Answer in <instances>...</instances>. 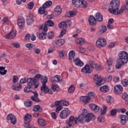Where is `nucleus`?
<instances>
[{
    "instance_id": "2eb2a0df",
    "label": "nucleus",
    "mask_w": 128,
    "mask_h": 128,
    "mask_svg": "<svg viewBox=\"0 0 128 128\" xmlns=\"http://www.w3.org/2000/svg\"><path fill=\"white\" fill-rule=\"evenodd\" d=\"M94 80L95 82H96V86H100L102 84V78L100 77V76H99L98 74H95L94 76Z\"/></svg>"
},
{
    "instance_id": "aec40b11",
    "label": "nucleus",
    "mask_w": 128,
    "mask_h": 128,
    "mask_svg": "<svg viewBox=\"0 0 128 128\" xmlns=\"http://www.w3.org/2000/svg\"><path fill=\"white\" fill-rule=\"evenodd\" d=\"M32 92L34 94V96H31L30 98L32 100H34V102H40L41 100H40V98H38V92Z\"/></svg>"
},
{
    "instance_id": "37998d69",
    "label": "nucleus",
    "mask_w": 128,
    "mask_h": 128,
    "mask_svg": "<svg viewBox=\"0 0 128 128\" xmlns=\"http://www.w3.org/2000/svg\"><path fill=\"white\" fill-rule=\"evenodd\" d=\"M112 62H114L112 58H109V59L107 60L106 66H112Z\"/></svg>"
},
{
    "instance_id": "20e7f679",
    "label": "nucleus",
    "mask_w": 128,
    "mask_h": 128,
    "mask_svg": "<svg viewBox=\"0 0 128 128\" xmlns=\"http://www.w3.org/2000/svg\"><path fill=\"white\" fill-rule=\"evenodd\" d=\"M48 82V77L46 76L44 79L43 81L42 82V86L40 88V90L44 92V94H52L54 92L52 90H50L46 86V83Z\"/></svg>"
},
{
    "instance_id": "cd10ccee",
    "label": "nucleus",
    "mask_w": 128,
    "mask_h": 128,
    "mask_svg": "<svg viewBox=\"0 0 128 128\" xmlns=\"http://www.w3.org/2000/svg\"><path fill=\"white\" fill-rule=\"evenodd\" d=\"M101 28V30H98L96 32V34H98V36L99 34H102L104 32H106V30H108V28L106 26H104V25H102Z\"/></svg>"
},
{
    "instance_id": "6e6d98bb",
    "label": "nucleus",
    "mask_w": 128,
    "mask_h": 128,
    "mask_svg": "<svg viewBox=\"0 0 128 128\" xmlns=\"http://www.w3.org/2000/svg\"><path fill=\"white\" fill-rule=\"evenodd\" d=\"M30 122H28V121H24V127L26 128H32V127L30 126Z\"/></svg>"
},
{
    "instance_id": "e2e57ef3",
    "label": "nucleus",
    "mask_w": 128,
    "mask_h": 128,
    "mask_svg": "<svg viewBox=\"0 0 128 128\" xmlns=\"http://www.w3.org/2000/svg\"><path fill=\"white\" fill-rule=\"evenodd\" d=\"M66 29H62V30L60 32V36H62L64 34H66Z\"/></svg>"
},
{
    "instance_id": "f704fd0d",
    "label": "nucleus",
    "mask_w": 128,
    "mask_h": 128,
    "mask_svg": "<svg viewBox=\"0 0 128 128\" xmlns=\"http://www.w3.org/2000/svg\"><path fill=\"white\" fill-rule=\"evenodd\" d=\"M46 8H44V7L42 5V6L39 8V14H48V12H46Z\"/></svg>"
},
{
    "instance_id": "5701e85b",
    "label": "nucleus",
    "mask_w": 128,
    "mask_h": 128,
    "mask_svg": "<svg viewBox=\"0 0 128 128\" xmlns=\"http://www.w3.org/2000/svg\"><path fill=\"white\" fill-rule=\"evenodd\" d=\"M26 20L27 22V24H28V26H30V24H32V23L34 22V16L30 14L27 16Z\"/></svg>"
},
{
    "instance_id": "bb28decb",
    "label": "nucleus",
    "mask_w": 128,
    "mask_h": 128,
    "mask_svg": "<svg viewBox=\"0 0 128 128\" xmlns=\"http://www.w3.org/2000/svg\"><path fill=\"white\" fill-rule=\"evenodd\" d=\"M76 66H84V62L80 60V58H78L76 59H74L73 60Z\"/></svg>"
},
{
    "instance_id": "58836bf2",
    "label": "nucleus",
    "mask_w": 128,
    "mask_h": 128,
    "mask_svg": "<svg viewBox=\"0 0 128 128\" xmlns=\"http://www.w3.org/2000/svg\"><path fill=\"white\" fill-rule=\"evenodd\" d=\"M34 112H42V108L40 105H36L34 106V108L32 109Z\"/></svg>"
},
{
    "instance_id": "dca6fc26",
    "label": "nucleus",
    "mask_w": 128,
    "mask_h": 128,
    "mask_svg": "<svg viewBox=\"0 0 128 128\" xmlns=\"http://www.w3.org/2000/svg\"><path fill=\"white\" fill-rule=\"evenodd\" d=\"M24 18L22 16H19L18 18L17 24L20 28L22 30V28H24Z\"/></svg>"
},
{
    "instance_id": "a211bd4d",
    "label": "nucleus",
    "mask_w": 128,
    "mask_h": 128,
    "mask_svg": "<svg viewBox=\"0 0 128 128\" xmlns=\"http://www.w3.org/2000/svg\"><path fill=\"white\" fill-rule=\"evenodd\" d=\"M82 72H84V74H90L92 72V70L90 69V65L86 64L81 70Z\"/></svg>"
},
{
    "instance_id": "ea45409f",
    "label": "nucleus",
    "mask_w": 128,
    "mask_h": 128,
    "mask_svg": "<svg viewBox=\"0 0 128 128\" xmlns=\"http://www.w3.org/2000/svg\"><path fill=\"white\" fill-rule=\"evenodd\" d=\"M65 16L67 18H72L76 16V13L74 11H70L66 12Z\"/></svg>"
},
{
    "instance_id": "4d7b16f0",
    "label": "nucleus",
    "mask_w": 128,
    "mask_h": 128,
    "mask_svg": "<svg viewBox=\"0 0 128 128\" xmlns=\"http://www.w3.org/2000/svg\"><path fill=\"white\" fill-rule=\"evenodd\" d=\"M52 89L54 92H58V90H60V87L58 85H52Z\"/></svg>"
},
{
    "instance_id": "de8ad7c7",
    "label": "nucleus",
    "mask_w": 128,
    "mask_h": 128,
    "mask_svg": "<svg viewBox=\"0 0 128 128\" xmlns=\"http://www.w3.org/2000/svg\"><path fill=\"white\" fill-rule=\"evenodd\" d=\"M32 102L30 100L26 101L24 102V106L26 108H30V106H32Z\"/></svg>"
},
{
    "instance_id": "774afa93",
    "label": "nucleus",
    "mask_w": 128,
    "mask_h": 128,
    "mask_svg": "<svg viewBox=\"0 0 128 128\" xmlns=\"http://www.w3.org/2000/svg\"><path fill=\"white\" fill-rule=\"evenodd\" d=\"M34 52H35V54H39L40 53V48H36L34 50Z\"/></svg>"
},
{
    "instance_id": "473e14b6",
    "label": "nucleus",
    "mask_w": 128,
    "mask_h": 128,
    "mask_svg": "<svg viewBox=\"0 0 128 128\" xmlns=\"http://www.w3.org/2000/svg\"><path fill=\"white\" fill-rule=\"evenodd\" d=\"M81 0H72V6L76 8H80Z\"/></svg>"
},
{
    "instance_id": "2f4dec72",
    "label": "nucleus",
    "mask_w": 128,
    "mask_h": 128,
    "mask_svg": "<svg viewBox=\"0 0 128 128\" xmlns=\"http://www.w3.org/2000/svg\"><path fill=\"white\" fill-rule=\"evenodd\" d=\"M79 8H88V2L84 0H81L80 3V6Z\"/></svg>"
},
{
    "instance_id": "e433bc0d",
    "label": "nucleus",
    "mask_w": 128,
    "mask_h": 128,
    "mask_svg": "<svg viewBox=\"0 0 128 128\" xmlns=\"http://www.w3.org/2000/svg\"><path fill=\"white\" fill-rule=\"evenodd\" d=\"M6 72H8V70H6V67L0 66V74L4 76V74H6Z\"/></svg>"
},
{
    "instance_id": "680f3d73",
    "label": "nucleus",
    "mask_w": 128,
    "mask_h": 128,
    "mask_svg": "<svg viewBox=\"0 0 128 128\" xmlns=\"http://www.w3.org/2000/svg\"><path fill=\"white\" fill-rule=\"evenodd\" d=\"M26 46L28 48H32L34 45L32 43H28L26 44Z\"/></svg>"
},
{
    "instance_id": "4468645a",
    "label": "nucleus",
    "mask_w": 128,
    "mask_h": 128,
    "mask_svg": "<svg viewBox=\"0 0 128 128\" xmlns=\"http://www.w3.org/2000/svg\"><path fill=\"white\" fill-rule=\"evenodd\" d=\"M64 42H66L64 39H60L57 40H55L52 43V44L54 48H60V46H64Z\"/></svg>"
},
{
    "instance_id": "5fc2aeb1",
    "label": "nucleus",
    "mask_w": 128,
    "mask_h": 128,
    "mask_svg": "<svg viewBox=\"0 0 128 128\" xmlns=\"http://www.w3.org/2000/svg\"><path fill=\"white\" fill-rule=\"evenodd\" d=\"M122 98H123L124 100H125L126 102H127L128 104V94L124 93V94H122Z\"/></svg>"
},
{
    "instance_id": "0e129e2a",
    "label": "nucleus",
    "mask_w": 128,
    "mask_h": 128,
    "mask_svg": "<svg viewBox=\"0 0 128 128\" xmlns=\"http://www.w3.org/2000/svg\"><path fill=\"white\" fill-rule=\"evenodd\" d=\"M116 110L114 109L110 111V114L112 116H116Z\"/></svg>"
},
{
    "instance_id": "338daca9",
    "label": "nucleus",
    "mask_w": 128,
    "mask_h": 128,
    "mask_svg": "<svg viewBox=\"0 0 128 128\" xmlns=\"http://www.w3.org/2000/svg\"><path fill=\"white\" fill-rule=\"evenodd\" d=\"M12 46L14 48H20V45L19 44H16V43H12Z\"/></svg>"
},
{
    "instance_id": "393cba45",
    "label": "nucleus",
    "mask_w": 128,
    "mask_h": 128,
    "mask_svg": "<svg viewBox=\"0 0 128 128\" xmlns=\"http://www.w3.org/2000/svg\"><path fill=\"white\" fill-rule=\"evenodd\" d=\"M94 17L96 22H100L104 20V17L102 16V15L100 14V13H96L95 14Z\"/></svg>"
},
{
    "instance_id": "b1692460",
    "label": "nucleus",
    "mask_w": 128,
    "mask_h": 128,
    "mask_svg": "<svg viewBox=\"0 0 128 128\" xmlns=\"http://www.w3.org/2000/svg\"><path fill=\"white\" fill-rule=\"evenodd\" d=\"M120 118H121V120H120L121 124L124 126V124H126L128 120V116L126 115H120Z\"/></svg>"
},
{
    "instance_id": "f8f14e48",
    "label": "nucleus",
    "mask_w": 128,
    "mask_h": 128,
    "mask_svg": "<svg viewBox=\"0 0 128 128\" xmlns=\"http://www.w3.org/2000/svg\"><path fill=\"white\" fill-rule=\"evenodd\" d=\"M90 64L91 68L96 69V70H102V67L100 65H98V64L94 61L90 60Z\"/></svg>"
},
{
    "instance_id": "69168bd1",
    "label": "nucleus",
    "mask_w": 128,
    "mask_h": 128,
    "mask_svg": "<svg viewBox=\"0 0 128 128\" xmlns=\"http://www.w3.org/2000/svg\"><path fill=\"white\" fill-rule=\"evenodd\" d=\"M62 100H60V101H56L54 102V106H60V104H62Z\"/></svg>"
},
{
    "instance_id": "052dcab7",
    "label": "nucleus",
    "mask_w": 128,
    "mask_h": 128,
    "mask_svg": "<svg viewBox=\"0 0 128 128\" xmlns=\"http://www.w3.org/2000/svg\"><path fill=\"white\" fill-rule=\"evenodd\" d=\"M106 72H112L113 70H112V68H111L110 66H106Z\"/></svg>"
},
{
    "instance_id": "a18cd8bd",
    "label": "nucleus",
    "mask_w": 128,
    "mask_h": 128,
    "mask_svg": "<svg viewBox=\"0 0 128 128\" xmlns=\"http://www.w3.org/2000/svg\"><path fill=\"white\" fill-rule=\"evenodd\" d=\"M76 42L78 44H82L85 42L84 39L82 38H78L76 40Z\"/></svg>"
},
{
    "instance_id": "423d86ee",
    "label": "nucleus",
    "mask_w": 128,
    "mask_h": 128,
    "mask_svg": "<svg viewBox=\"0 0 128 128\" xmlns=\"http://www.w3.org/2000/svg\"><path fill=\"white\" fill-rule=\"evenodd\" d=\"M96 96V94L94 92H89L88 93V96H81L80 98V100L83 102L85 104H88L90 100H94V97Z\"/></svg>"
},
{
    "instance_id": "864d4df0",
    "label": "nucleus",
    "mask_w": 128,
    "mask_h": 128,
    "mask_svg": "<svg viewBox=\"0 0 128 128\" xmlns=\"http://www.w3.org/2000/svg\"><path fill=\"white\" fill-rule=\"evenodd\" d=\"M112 96H108L106 97L107 102L110 103V104H112V102H114V101H112Z\"/></svg>"
},
{
    "instance_id": "c85d7f7f",
    "label": "nucleus",
    "mask_w": 128,
    "mask_h": 128,
    "mask_svg": "<svg viewBox=\"0 0 128 128\" xmlns=\"http://www.w3.org/2000/svg\"><path fill=\"white\" fill-rule=\"evenodd\" d=\"M46 32H48V31L44 30V31L42 32V33L39 34H38L39 40H46Z\"/></svg>"
},
{
    "instance_id": "4c0bfd02",
    "label": "nucleus",
    "mask_w": 128,
    "mask_h": 128,
    "mask_svg": "<svg viewBox=\"0 0 128 128\" xmlns=\"http://www.w3.org/2000/svg\"><path fill=\"white\" fill-rule=\"evenodd\" d=\"M52 4V2L50 0H48L42 6L44 7V8H50V6H51Z\"/></svg>"
},
{
    "instance_id": "a878e982",
    "label": "nucleus",
    "mask_w": 128,
    "mask_h": 128,
    "mask_svg": "<svg viewBox=\"0 0 128 128\" xmlns=\"http://www.w3.org/2000/svg\"><path fill=\"white\" fill-rule=\"evenodd\" d=\"M88 22L90 26H94V24H96V17L92 16L90 17L88 19Z\"/></svg>"
},
{
    "instance_id": "49530a36",
    "label": "nucleus",
    "mask_w": 128,
    "mask_h": 128,
    "mask_svg": "<svg viewBox=\"0 0 128 128\" xmlns=\"http://www.w3.org/2000/svg\"><path fill=\"white\" fill-rule=\"evenodd\" d=\"M54 36V32L52 31L50 32L47 34V38H48V40H52V38Z\"/></svg>"
},
{
    "instance_id": "c756f323",
    "label": "nucleus",
    "mask_w": 128,
    "mask_h": 128,
    "mask_svg": "<svg viewBox=\"0 0 128 128\" xmlns=\"http://www.w3.org/2000/svg\"><path fill=\"white\" fill-rule=\"evenodd\" d=\"M54 14L56 16H60V14H62V8H60V6H56L54 9Z\"/></svg>"
},
{
    "instance_id": "09e8293b",
    "label": "nucleus",
    "mask_w": 128,
    "mask_h": 128,
    "mask_svg": "<svg viewBox=\"0 0 128 128\" xmlns=\"http://www.w3.org/2000/svg\"><path fill=\"white\" fill-rule=\"evenodd\" d=\"M74 90H76V87L72 85L68 89V92L69 94H72L74 92Z\"/></svg>"
},
{
    "instance_id": "a19ab883",
    "label": "nucleus",
    "mask_w": 128,
    "mask_h": 128,
    "mask_svg": "<svg viewBox=\"0 0 128 128\" xmlns=\"http://www.w3.org/2000/svg\"><path fill=\"white\" fill-rule=\"evenodd\" d=\"M100 90L102 92H108V87L106 86H104L100 88Z\"/></svg>"
},
{
    "instance_id": "c9c22d12",
    "label": "nucleus",
    "mask_w": 128,
    "mask_h": 128,
    "mask_svg": "<svg viewBox=\"0 0 128 128\" xmlns=\"http://www.w3.org/2000/svg\"><path fill=\"white\" fill-rule=\"evenodd\" d=\"M32 115L30 114H27L25 115L24 117V122H32Z\"/></svg>"
},
{
    "instance_id": "f03ea898",
    "label": "nucleus",
    "mask_w": 128,
    "mask_h": 128,
    "mask_svg": "<svg viewBox=\"0 0 128 128\" xmlns=\"http://www.w3.org/2000/svg\"><path fill=\"white\" fill-rule=\"evenodd\" d=\"M118 60L116 65V68L120 70L122 64H126L128 61V54L126 52L122 51L118 54Z\"/></svg>"
},
{
    "instance_id": "412c9836",
    "label": "nucleus",
    "mask_w": 128,
    "mask_h": 128,
    "mask_svg": "<svg viewBox=\"0 0 128 128\" xmlns=\"http://www.w3.org/2000/svg\"><path fill=\"white\" fill-rule=\"evenodd\" d=\"M26 82L28 86H32L36 84V80H34V78H28L26 80Z\"/></svg>"
},
{
    "instance_id": "79ce46f5",
    "label": "nucleus",
    "mask_w": 128,
    "mask_h": 128,
    "mask_svg": "<svg viewBox=\"0 0 128 128\" xmlns=\"http://www.w3.org/2000/svg\"><path fill=\"white\" fill-rule=\"evenodd\" d=\"M38 122L40 126H46V123L43 119H38Z\"/></svg>"
},
{
    "instance_id": "ddd939ff",
    "label": "nucleus",
    "mask_w": 128,
    "mask_h": 128,
    "mask_svg": "<svg viewBox=\"0 0 128 128\" xmlns=\"http://www.w3.org/2000/svg\"><path fill=\"white\" fill-rule=\"evenodd\" d=\"M7 120H10L12 124H16V118L12 114H10L6 116Z\"/></svg>"
},
{
    "instance_id": "9b49d317",
    "label": "nucleus",
    "mask_w": 128,
    "mask_h": 128,
    "mask_svg": "<svg viewBox=\"0 0 128 128\" xmlns=\"http://www.w3.org/2000/svg\"><path fill=\"white\" fill-rule=\"evenodd\" d=\"M72 24V21H70V20H68L66 21L61 22L60 24H59L58 27L60 28L66 29L68 28V26H70Z\"/></svg>"
},
{
    "instance_id": "13d9d810",
    "label": "nucleus",
    "mask_w": 128,
    "mask_h": 128,
    "mask_svg": "<svg viewBox=\"0 0 128 128\" xmlns=\"http://www.w3.org/2000/svg\"><path fill=\"white\" fill-rule=\"evenodd\" d=\"M122 84L123 86H128V80L126 79L124 80L122 82Z\"/></svg>"
},
{
    "instance_id": "72a5a7b5",
    "label": "nucleus",
    "mask_w": 128,
    "mask_h": 128,
    "mask_svg": "<svg viewBox=\"0 0 128 128\" xmlns=\"http://www.w3.org/2000/svg\"><path fill=\"white\" fill-rule=\"evenodd\" d=\"M42 74H36L34 77L33 78V79L35 80H36V82H37L38 80H40V78H41V82H42L44 81V78H45L46 76L44 77H42Z\"/></svg>"
},
{
    "instance_id": "bf43d9fd",
    "label": "nucleus",
    "mask_w": 128,
    "mask_h": 128,
    "mask_svg": "<svg viewBox=\"0 0 128 128\" xmlns=\"http://www.w3.org/2000/svg\"><path fill=\"white\" fill-rule=\"evenodd\" d=\"M62 104H63V106H68L70 105V103L68 102L66 100H62Z\"/></svg>"
},
{
    "instance_id": "9d476101",
    "label": "nucleus",
    "mask_w": 128,
    "mask_h": 128,
    "mask_svg": "<svg viewBox=\"0 0 128 128\" xmlns=\"http://www.w3.org/2000/svg\"><path fill=\"white\" fill-rule=\"evenodd\" d=\"M70 114V110L68 108H65L64 110H62L60 114V118L62 120H64L68 116L69 114Z\"/></svg>"
},
{
    "instance_id": "f3484780",
    "label": "nucleus",
    "mask_w": 128,
    "mask_h": 128,
    "mask_svg": "<svg viewBox=\"0 0 128 128\" xmlns=\"http://www.w3.org/2000/svg\"><path fill=\"white\" fill-rule=\"evenodd\" d=\"M114 92L117 94H122V92H124V88L122 86L120 85H116L114 86Z\"/></svg>"
},
{
    "instance_id": "603ef678",
    "label": "nucleus",
    "mask_w": 128,
    "mask_h": 128,
    "mask_svg": "<svg viewBox=\"0 0 128 128\" xmlns=\"http://www.w3.org/2000/svg\"><path fill=\"white\" fill-rule=\"evenodd\" d=\"M30 88L32 87L30 86H26L24 88V92L28 93V92H32V90H30Z\"/></svg>"
},
{
    "instance_id": "7c9ffc66",
    "label": "nucleus",
    "mask_w": 128,
    "mask_h": 128,
    "mask_svg": "<svg viewBox=\"0 0 128 128\" xmlns=\"http://www.w3.org/2000/svg\"><path fill=\"white\" fill-rule=\"evenodd\" d=\"M74 56H76V52H74V50H71L68 56L70 62L74 60Z\"/></svg>"
},
{
    "instance_id": "8fccbe9b",
    "label": "nucleus",
    "mask_w": 128,
    "mask_h": 128,
    "mask_svg": "<svg viewBox=\"0 0 128 128\" xmlns=\"http://www.w3.org/2000/svg\"><path fill=\"white\" fill-rule=\"evenodd\" d=\"M53 78L54 79V81L56 82H61L60 76L56 75L55 76H54Z\"/></svg>"
},
{
    "instance_id": "6e6552de",
    "label": "nucleus",
    "mask_w": 128,
    "mask_h": 128,
    "mask_svg": "<svg viewBox=\"0 0 128 128\" xmlns=\"http://www.w3.org/2000/svg\"><path fill=\"white\" fill-rule=\"evenodd\" d=\"M54 26V24L52 22V20H48L45 24H42V26H40L39 28V30H45V32H48V26Z\"/></svg>"
},
{
    "instance_id": "6ab92c4d",
    "label": "nucleus",
    "mask_w": 128,
    "mask_h": 128,
    "mask_svg": "<svg viewBox=\"0 0 128 128\" xmlns=\"http://www.w3.org/2000/svg\"><path fill=\"white\" fill-rule=\"evenodd\" d=\"M16 36V30H13L10 32L8 34H6V38L8 40H12V38H14Z\"/></svg>"
},
{
    "instance_id": "0eeeda50",
    "label": "nucleus",
    "mask_w": 128,
    "mask_h": 128,
    "mask_svg": "<svg viewBox=\"0 0 128 128\" xmlns=\"http://www.w3.org/2000/svg\"><path fill=\"white\" fill-rule=\"evenodd\" d=\"M18 76H13L12 78V82H14L12 86V89L13 90H22V84L20 83H16V82H18Z\"/></svg>"
},
{
    "instance_id": "c03bdc74",
    "label": "nucleus",
    "mask_w": 128,
    "mask_h": 128,
    "mask_svg": "<svg viewBox=\"0 0 128 128\" xmlns=\"http://www.w3.org/2000/svg\"><path fill=\"white\" fill-rule=\"evenodd\" d=\"M106 110H108L106 106H103V109L100 110V114H102V116H104V114H106Z\"/></svg>"
},
{
    "instance_id": "1a4fd4ad",
    "label": "nucleus",
    "mask_w": 128,
    "mask_h": 128,
    "mask_svg": "<svg viewBox=\"0 0 128 128\" xmlns=\"http://www.w3.org/2000/svg\"><path fill=\"white\" fill-rule=\"evenodd\" d=\"M96 46L98 48H104L106 46V39L104 38H99L96 42Z\"/></svg>"
},
{
    "instance_id": "f257e3e1",
    "label": "nucleus",
    "mask_w": 128,
    "mask_h": 128,
    "mask_svg": "<svg viewBox=\"0 0 128 128\" xmlns=\"http://www.w3.org/2000/svg\"><path fill=\"white\" fill-rule=\"evenodd\" d=\"M120 0H112L109 4L108 12L112 14L120 16L124 12H128V7L126 5L122 6L120 9Z\"/></svg>"
},
{
    "instance_id": "4be33fe9",
    "label": "nucleus",
    "mask_w": 128,
    "mask_h": 128,
    "mask_svg": "<svg viewBox=\"0 0 128 128\" xmlns=\"http://www.w3.org/2000/svg\"><path fill=\"white\" fill-rule=\"evenodd\" d=\"M89 106L93 112H98L100 110V108L98 105L94 104H91L89 105Z\"/></svg>"
},
{
    "instance_id": "7ed1b4c3",
    "label": "nucleus",
    "mask_w": 128,
    "mask_h": 128,
    "mask_svg": "<svg viewBox=\"0 0 128 128\" xmlns=\"http://www.w3.org/2000/svg\"><path fill=\"white\" fill-rule=\"evenodd\" d=\"M84 122L82 120V116H79L78 118H74V116H71L69 118V120L66 122V124H68L69 128H70V126H72V124H78V122Z\"/></svg>"
},
{
    "instance_id": "3c124183",
    "label": "nucleus",
    "mask_w": 128,
    "mask_h": 128,
    "mask_svg": "<svg viewBox=\"0 0 128 128\" xmlns=\"http://www.w3.org/2000/svg\"><path fill=\"white\" fill-rule=\"evenodd\" d=\"M34 4L33 2H30L27 5V8L28 10H32L34 8Z\"/></svg>"
},
{
    "instance_id": "39448f33",
    "label": "nucleus",
    "mask_w": 128,
    "mask_h": 128,
    "mask_svg": "<svg viewBox=\"0 0 128 128\" xmlns=\"http://www.w3.org/2000/svg\"><path fill=\"white\" fill-rule=\"evenodd\" d=\"M81 116H82V124L86 122H90V120H94L96 117L94 116V114L92 113H88L87 114H81Z\"/></svg>"
}]
</instances>
